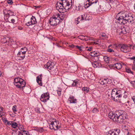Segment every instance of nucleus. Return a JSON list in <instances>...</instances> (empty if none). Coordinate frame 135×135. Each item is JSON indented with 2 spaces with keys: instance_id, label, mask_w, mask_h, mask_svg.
Wrapping results in <instances>:
<instances>
[{
  "instance_id": "f257e3e1",
  "label": "nucleus",
  "mask_w": 135,
  "mask_h": 135,
  "mask_svg": "<svg viewBox=\"0 0 135 135\" xmlns=\"http://www.w3.org/2000/svg\"><path fill=\"white\" fill-rule=\"evenodd\" d=\"M117 22L120 24H125L127 22L133 23L134 22L133 16L127 12H119L116 16Z\"/></svg>"
},
{
  "instance_id": "f03ea898",
  "label": "nucleus",
  "mask_w": 135,
  "mask_h": 135,
  "mask_svg": "<svg viewBox=\"0 0 135 135\" xmlns=\"http://www.w3.org/2000/svg\"><path fill=\"white\" fill-rule=\"evenodd\" d=\"M127 93L123 90H117L115 89H112L111 93L112 99L116 102H124L127 97Z\"/></svg>"
},
{
  "instance_id": "7ed1b4c3",
  "label": "nucleus",
  "mask_w": 135,
  "mask_h": 135,
  "mask_svg": "<svg viewBox=\"0 0 135 135\" xmlns=\"http://www.w3.org/2000/svg\"><path fill=\"white\" fill-rule=\"evenodd\" d=\"M72 2V0H60L56 4V8L60 12L61 10H64V11H66L71 7Z\"/></svg>"
},
{
  "instance_id": "20e7f679",
  "label": "nucleus",
  "mask_w": 135,
  "mask_h": 135,
  "mask_svg": "<svg viewBox=\"0 0 135 135\" xmlns=\"http://www.w3.org/2000/svg\"><path fill=\"white\" fill-rule=\"evenodd\" d=\"M45 68L48 69L51 74L56 75L57 74L58 70L56 66H55L54 63L51 61L48 62L44 65Z\"/></svg>"
},
{
  "instance_id": "39448f33",
  "label": "nucleus",
  "mask_w": 135,
  "mask_h": 135,
  "mask_svg": "<svg viewBox=\"0 0 135 135\" xmlns=\"http://www.w3.org/2000/svg\"><path fill=\"white\" fill-rule=\"evenodd\" d=\"M14 85L17 88H23L26 85L25 81L23 79L20 78H15L14 79Z\"/></svg>"
},
{
  "instance_id": "423d86ee",
  "label": "nucleus",
  "mask_w": 135,
  "mask_h": 135,
  "mask_svg": "<svg viewBox=\"0 0 135 135\" xmlns=\"http://www.w3.org/2000/svg\"><path fill=\"white\" fill-rule=\"evenodd\" d=\"M60 21L59 19L56 16L52 17L50 20L49 23L51 25L55 26L57 25Z\"/></svg>"
},
{
  "instance_id": "0eeeda50",
  "label": "nucleus",
  "mask_w": 135,
  "mask_h": 135,
  "mask_svg": "<svg viewBox=\"0 0 135 135\" xmlns=\"http://www.w3.org/2000/svg\"><path fill=\"white\" fill-rule=\"evenodd\" d=\"M27 49L26 47L21 48L17 54L18 56L21 57L22 60L25 57V54L27 51Z\"/></svg>"
},
{
  "instance_id": "6e6552de",
  "label": "nucleus",
  "mask_w": 135,
  "mask_h": 135,
  "mask_svg": "<svg viewBox=\"0 0 135 135\" xmlns=\"http://www.w3.org/2000/svg\"><path fill=\"white\" fill-rule=\"evenodd\" d=\"M49 94L46 93L42 94L41 96L40 99L41 102L45 103L49 100Z\"/></svg>"
},
{
  "instance_id": "1a4fd4ad",
  "label": "nucleus",
  "mask_w": 135,
  "mask_h": 135,
  "mask_svg": "<svg viewBox=\"0 0 135 135\" xmlns=\"http://www.w3.org/2000/svg\"><path fill=\"white\" fill-rule=\"evenodd\" d=\"M121 51L125 53L127 52L131 51L130 47L125 44L121 45H120Z\"/></svg>"
},
{
  "instance_id": "9d476101",
  "label": "nucleus",
  "mask_w": 135,
  "mask_h": 135,
  "mask_svg": "<svg viewBox=\"0 0 135 135\" xmlns=\"http://www.w3.org/2000/svg\"><path fill=\"white\" fill-rule=\"evenodd\" d=\"M120 132L119 129H116L110 130L107 133V135H118Z\"/></svg>"
},
{
  "instance_id": "9b49d317",
  "label": "nucleus",
  "mask_w": 135,
  "mask_h": 135,
  "mask_svg": "<svg viewBox=\"0 0 135 135\" xmlns=\"http://www.w3.org/2000/svg\"><path fill=\"white\" fill-rule=\"evenodd\" d=\"M115 119L116 120L114 121V122H117L120 123H123L124 120L123 116V115L122 114H120L119 115H117Z\"/></svg>"
},
{
  "instance_id": "f8f14e48",
  "label": "nucleus",
  "mask_w": 135,
  "mask_h": 135,
  "mask_svg": "<svg viewBox=\"0 0 135 135\" xmlns=\"http://www.w3.org/2000/svg\"><path fill=\"white\" fill-rule=\"evenodd\" d=\"M37 23L36 19L34 16H32L30 20L27 23H26V25L28 26L30 25H33Z\"/></svg>"
},
{
  "instance_id": "ddd939ff",
  "label": "nucleus",
  "mask_w": 135,
  "mask_h": 135,
  "mask_svg": "<svg viewBox=\"0 0 135 135\" xmlns=\"http://www.w3.org/2000/svg\"><path fill=\"white\" fill-rule=\"evenodd\" d=\"M111 82V80L109 79L108 78H104L100 80L99 83L102 85H104L105 86H107V84H110Z\"/></svg>"
},
{
  "instance_id": "4468645a",
  "label": "nucleus",
  "mask_w": 135,
  "mask_h": 135,
  "mask_svg": "<svg viewBox=\"0 0 135 135\" xmlns=\"http://www.w3.org/2000/svg\"><path fill=\"white\" fill-rule=\"evenodd\" d=\"M117 114L114 113L112 112H110L108 114V117L110 119H112L114 121L116 120L115 118L117 115Z\"/></svg>"
},
{
  "instance_id": "2eb2a0df",
  "label": "nucleus",
  "mask_w": 135,
  "mask_h": 135,
  "mask_svg": "<svg viewBox=\"0 0 135 135\" xmlns=\"http://www.w3.org/2000/svg\"><path fill=\"white\" fill-rule=\"evenodd\" d=\"M111 66L113 68H115L117 69H120L122 67V65L120 63H117L111 65Z\"/></svg>"
},
{
  "instance_id": "dca6fc26",
  "label": "nucleus",
  "mask_w": 135,
  "mask_h": 135,
  "mask_svg": "<svg viewBox=\"0 0 135 135\" xmlns=\"http://www.w3.org/2000/svg\"><path fill=\"white\" fill-rule=\"evenodd\" d=\"M92 65L94 68H97L101 67V64L100 62H98L97 61H94L92 62Z\"/></svg>"
},
{
  "instance_id": "f3484780",
  "label": "nucleus",
  "mask_w": 135,
  "mask_h": 135,
  "mask_svg": "<svg viewBox=\"0 0 135 135\" xmlns=\"http://www.w3.org/2000/svg\"><path fill=\"white\" fill-rule=\"evenodd\" d=\"M41 75H39L37 76L36 78L37 82L38 84L40 86H42V85L41 82V79H42Z\"/></svg>"
},
{
  "instance_id": "a211bd4d",
  "label": "nucleus",
  "mask_w": 135,
  "mask_h": 135,
  "mask_svg": "<svg viewBox=\"0 0 135 135\" xmlns=\"http://www.w3.org/2000/svg\"><path fill=\"white\" fill-rule=\"evenodd\" d=\"M56 16H57V18H59V20L60 19L61 20H64L65 18H66L67 17V16H65V15L62 14L61 15L58 14L57 15H56Z\"/></svg>"
},
{
  "instance_id": "6ab92c4d",
  "label": "nucleus",
  "mask_w": 135,
  "mask_h": 135,
  "mask_svg": "<svg viewBox=\"0 0 135 135\" xmlns=\"http://www.w3.org/2000/svg\"><path fill=\"white\" fill-rule=\"evenodd\" d=\"M70 103H75L76 102V100L73 97L71 96L69 99Z\"/></svg>"
},
{
  "instance_id": "aec40b11",
  "label": "nucleus",
  "mask_w": 135,
  "mask_h": 135,
  "mask_svg": "<svg viewBox=\"0 0 135 135\" xmlns=\"http://www.w3.org/2000/svg\"><path fill=\"white\" fill-rule=\"evenodd\" d=\"M13 12H12V11L10 10H8L7 11V14H5V15H7L6 16L9 19H10L11 18V16H13V15L11 14L12 13H13Z\"/></svg>"
},
{
  "instance_id": "412c9836",
  "label": "nucleus",
  "mask_w": 135,
  "mask_h": 135,
  "mask_svg": "<svg viewBox=\"0 0 135 135\" xmlns=\"http://www.w3.org/2000/svg\"><path fill=\"white\" fill-rule=\"evenodd\" d=\"M130 59L133 60V64L132 65V69L134 70H135V56L131 57Z\"/></svg>"
},
{
  "instance_id": "4be33fe9",
  "label": "nucleus",
  "mask_w": 135,
  "mask_h": 135,
  "mask_svg": "<svg viewBox=\"0 0 135 135\" xmlns=\"http://www.w3.org/2000/svg\"><path fill=\"white\" fill-rule=\"evenodd\" d=\"M14 16V18H12L11 17V18L10 19H9V18H8V21L9 22H10L9 21L10 20L11 22H11L12 23H14L15 21V20L16 19V17L14 15H13Z\"/></svg>"
},
{
  "instance_id": "5701e85b",
  "label": "nucleus",
  "mask_w": 135,
  "mask_h": 135,
  "mask_svg": "<svg viewBox=\"0 0 135 135\" xmlns=\"http://www.w3.org/2000/svg\"><path fill=\"white\" fill-rule=\"evenodd\" d=\"M104 59L105 61L107 63H109V62L110 58L107 56H105L104 57Z\"/></svg>"
},
{
  "instance_id": "b1692460",
  "label": "nucleus",
  "mask_w": 135,
  "mask_h": 135,
  "mask_svg": "<svg viewBox=\"0 0 135 135\" xmlns=\"http://www.w3.org/2000/svg\"><path fill=\"white\" fill-rule=\"evenodd\" d=\"M9 40V39L8 37H4L2 39L1 41L3 43H5L7 42V41Z\"/></svg>"
},
{
  "instance_id": "393cba45",
  "label": "nucleus",
  "mask_w": 135,
  "mask_h": 135,
  "mask_svg": "<svg viewBox=\"0 0 135 135\" xmlns=\"http://www.w3.org/2000/svg\"><path fill=\"white\" fill-rule=\"evenodd\" d=\"M52 122L53 123V124H54V125H55V126H56L57 125V124H59V122L57 120L56 121L55 119H53L52 120Z\"/></svg>"
},
{
  "instance_id": "a878e982",
  "label": "nucleus",
  "mask_w": 135,
  "mask_h": 135,
  "mask_svg": "<svg viewBox=\"0 0 135 135\" xmlns=\"http://www.w3.org/2000/svg\"><path fill=\"white\" fill-rule=\"evenodd\" d=\"M77 49H78L80 51H82L84 47L83 46H76L75 47Z\"/></svg>"
},
{
  "instance_id": "bb28decb",
  "label": "nucleus",
  "mask_w": 135,
  "mask_h": 135,
  "mask_svg": "<svg viewBox=\"0 0 135 135\" xmlns=\"http://www.w3.org/2000/svg\"><path fill=\"white\" fill-rule=\"evenodd\" d=\"M37 131L40 133L43 132L45 131V130L42 128H38L36 129Z\"/></svg>"
},
{
  "instance_id": "cd10ccee",
  "label": "nucleus",
  "mask_w": 135,
  "mask_h": 135,
  "mask_svg": "<svg viewBox=\"0 0 135 135\" xmlns=\"http://www.w3.org/2000/svg\"><path fill=\"white\" fill-rule=\"evenodd\" d=\"M88 2H90L91 4L94 3H96L98 2V0H87Z\"/></svg>"
},
{
  "instance_id": "c85d7f7f",
  "label": "nucleus",
  "mask_w": 135,
  "mask_h": 135,
  "mask_svg": "<svg viewBox=\"0 0 135 135\" xmlns=\"http://www.w3.org/2000/svg\"><path fill=\"white\" fill-rule=\"evenodd\" d=\"M17 126L18 124L17 123L13 122L11 126V127L13 128H15Z\"/></svg>"
},
{
  "instance_id": "c756f323",
  "label": "nucleus",
  "mask_w": 135,
  "mask_h": 135,
  "mask_svg": "<svg viewBox=\"0 0 135 135\" xmlns=\"http://www.w3.org/2000/svg\"><path fill=\"white\" fill-rule=\"evenodd\" d=\"M105 7L106 8L104 10L105 11H107V10L110 9L111 8V6L110 4H108L107 5H106Z\"/></svg>"
},
{
  "instance_id": "7c9ffc66",
  "label": "nucleus",
  "mask_w": 135,
  "mask_h": 135,
  "mask_svg": "<svg viewBox=\"0 0 135 135\" xmlns=\"http://www.w3.org/2000/svg\"><path fill=\"white\" fill-rule=\"evenodd\" d=\"M83 20H84V19L83 18V15L81 16V17H79L78 18L76 21L79 22L80 21Z\"/></svg>"
},
{
  "instance_id": "2f4dec72",
  "label": "nucleus",
  "mask_w": 135,
  "mask_h": 135,
  "mask_svg": "<svg viewBox=\"0 0 135 135\" xmlns=\"http://www.w3.org/2000/svg\"><path fill=\"white\" fill-rule=\"evenodd\" d=\"M82 90L86 93L88 92L89 91V88L86 87L83 88Z\"/></svg>"
},
{
  "instance_id": "473e14b6",
  "label": "nucleus",
  "mask_w": 135,
  "mask_h": 135,
  "mask_svg": "<svg viewBox=\"0 0 135 135\" xmlns=\"http://www.w3.org/2000/svg\"><path fill=\"white\" fill-rule=\"evenodd\" d=\"M1 119L3 121V122L5 123H6L7 122V120L6 118H5L4 117H2L1 116Z\"/></svg>"
},
{
  "instance_id": "72a5a7b5",
  "label": "nucleus",
  "mask_w": 135,
  "mask_h": 135,
  "mask_svg": "<svg viewBox=\"0 0 135 135\" xmlns=\"http://www.w3.org/2000/svg\"><path fill=\"white\" fill-rule=\"evenodd\" d=\"M85 36L83 35H80L78 37V38L82 40H84Z\"/></svg>"
},
{
  "instance_id": "f704fd0d",
  "label": "nucleus",
  "mask_w": 135,
  "mask_h": 135,
  "mask_svg": "<svg viewBox=\"0 0 135 135\" xmlns=\"http://www.w3.org/2000/svg\"><path fill=\"white\" fill-rule=\"evenodd\" d=\"M61 89L60 88H59L57 90V94L59 96H60L61 95Z\"/></svg>"
},
{
  "instance_id": "c9c22d12",
  "label": "nucleus",
  "mask_w": 135,
  "mask_h": 135,
  "mask_svg": "<svg viewBox=\"0 0 135 135\" xmlns=\"http://www.w3.org/2000/svg\"><path fill=\"white\" fill-rule=\"evenodd\" d=\"M17 106L16 105L14 106L12 108V109L13 112L15 113H16V112H17V110H16V108Z\"/></svg>"
},
{
  "instance_id": "e433bc0d",
  "label": "nucleus",
  "mask_w": 135,
  "mask_h": 135,
  "mask_svg": "<svg viewBox=\"0 0 135 135\" xmlns=\"http://www.w3.org/2000/svg\"><path fill=\"white\" fill-rule=\"evenodd\" d=\"M88 2V3H87L85 5L84 7L85 8H87L89 6H91V4L90 3V2Z\"/></svg>"
},
{
  "instance_id": "4c0bfd02",
  "label": "nucleus",
  "mask_w": 135,
  "mask_h": 135,
  "mask_svg": "<svg viewBox=\"0 0 135 135\" xmlns=\"http://www.w3.org/2000/svg\"><path fill=\"white\" fill-rule=\"evenodd\" d=\"M72 64L73 65V66H72L71 67H70L69 68V70H76V69H74V67L75 66V64L73 63V62H72Z\"/></svg>"
},
{
  "instance_id": "58836bf2",
  "label": "nucleus",
  "mask_w": 135,
  "mask_h": 135,
  "mask_svg": "<svg viewBox=\"0 0 135 135\" xmlns=\"http://www.w3.org/2000/svg\"><path fill=\"white\" fill-rule=\"evenodd\" d=\"M98 111V110L96 108H94L93 110V112L94 113H97Z\"/></svg>"
},
{
  "instance_id": "ea45409f",
  "label": "nucleus",
  "mask_w": 135,
  "mask_h": 135,
  "mask_svg": "<svg viewBox=\"0 0 135 135\" xmlns=\"http://www.w3.org/2000/svg\"><path fill=\"white\" fill-rule=\"evenodd\" d=\"M13 122L12 121H8L7 120V122L6 124H7L8 125V126H12V123Z\"/></svg>"
},
{
  "instance_id": "a19ab883",
  "label": "nucleus",
  "mask_w": 135,
  "mask_h": 135,
  "mask_svg": "<svg viewBox=\"0 0 135 135\" xmlns=\"http://www.w3.org/2000/svg\"><path fill=\"white\" fill-rule=\"evenodd\" d=\"M126 71L128 73H132L133 74V73L132 72L131 70L129 69H126Z\"/></svg>"
},
{
  "instance_id": "79ce46f5",
  "label": "nucleus",
  "mask_w": 135,
  "mask_h": 135,
  "mask_svg": "<svg viewBox=\"0 0 135 135\" xmlns=\"http://www.w3.org/2000/svg\"><path fill=\"white\" fill-rule=\"evenodd\" d=\"M94 53L95 56H99L100 54V53L97 51H94Z\"/></svg>"
},
{
  "instance_id": "37998d69",
  "label": "nucleus",
  "mask_w": 135,
  "mask_h": 135,
  "mask_svg": "<svg viewBox=\"0 0 135 135\" xmlns=\"http://www.w3.org/2000/svg\"><path fill=\"white\" fill-rule=\"evenodd\" d=\"M22 133H23L24 134L26 135H29V133L28 131L23 130H22Z\"/></svg>"
},
{
  "instance_id": "c03bdc74",
  "label": "nucleus",
  "mask_w": 135,
  "mask_h": 135,
  "mask_svg": "<svg viewBox=\"0 0 135 135\" xmlns=\"http://www.w3.org/2000/svg\"><path fill=\"white\" fill-rule=\"evenodd\" d=\"M78 84V82L76 81H73V83L72 84V86H74Z\"/></svg>"
},
{
  "instance_id": "a18cd8bd",
  "label": "nucleus",
  "mask_w": 135,
  "mask_h": 135,
  "mask_svg": "<svg viewBox=\"0 0 135 135\" xmlns=\"http://www.w3.org/2000/svg\"><path fill=\"white\" fill-rule=\"evenodd\" d=\"M131 83L133 87L135 88V81H132Z\"/></svg>"
},
{
  "instance_id": "49530a36",
  "label": "nucleus",
  "mask_w": 135,
  "mask_h": 135,
  "mask_svg": "<svg viewBox=\"0 0 135 135\" xmlns=\"http://www.w3.org/2000/svg\"><path fill=\"white\" fill-rule=\"evenodd\" d=\"M85 36V37H84V40L86 41H88V40H89V37L87 36Z\"/></svg>"
},
{
  "instance_id": "de8ad7c7",
  "label": "nucleus",
  "mask_w": 135,
  "mask_h": 135,
  "mask_svg": "<svg viewBox=\"0 0 135 135\" xmlns=\"http://www.w3.org/2000/svg\"><path fill=\"white\" fill-rule=\"evenodd\" d=\"M7 3L8 4H12L13 3V2L12 0H8L7 1Z\"/></svg>"
},
{
  "instance_id": "09e8293b",
  "label": "nucleus",
  "mask_w": 135,
  "mask_h": 135,
  "mask_svg": "<svg viewBox=\"0 0 135 135\" xmlns=\"http://www.w3.org/2000/svg\"><path fill=\"white\" fill-rule=\"evenodd\" d=\"M101 36L102 37H104V38H106L107 37V35L104 33H103L101 34Z\"/></svg>"
},
{
  "instance_id": "8fccbe9b",
  "label": "nucleus",
  "mask_w": 135,
  "mask_h": 135,
  "mask_svg": "<svg viewBox=\"0 0 135 135\" xmlns=\"http://www.w3.org/2000/svg\"><path fill=\"white\" fill-rule=\"evenodd\" d=\"M7 48L3 47L1 48V51H6L7 50Z\"/></svg>"
},
{
  "instance_id": "3c124183",
  "label": "nucleus",
  "mask_w": 135,
  "mask_h": 135,
  "mask_svg": "<svg viewBox=\"0 0 135 135\" xmlns=\"http://www.w3.org/2000/svg\"><path fill=\"white\" fill-rule=\"evenodd\" d=\"M107 51L110 52H114V50L110 49H109L107 50Z\"/></svg>"
},
{
  "instance_id": "603ef678",
  "label": "nucleus",
  "mask_w": 135,
  "mask_h": 135,
  "mask_svg": "<svg viewBox=\"0 0 135 135\" xmlns=\"http://www.w3.org/2000/svg\"><path fill=\"white\" fill-rule=\"evenodd\" d=\"M35 111L36 112L38 113H39L40 112V109L37 108H36L35 109Z\"/></svg>"
},
{
  "instance_id": "864d4df0",
  "label": "nucleus",
  "mask_w": 135,
  "mask_h": 135,
  "mask_svg": "<svg viewBox=\"0 0 135 135\" xmlns=\"http://www.w3.org/2000/svg\"><path fill=\"white\" fill-rule=\"evenodd\" d=\"M121 32H122V33L123 34H125L126 33V31L125 30V29L124 28L122 29V31Z\"/></svg>"
},
{
  "instance_id": "5fc2aeb1",
  "label": "nucleus",
  "mask_w": 135,
  "mask_h": 135,
  "mask_svg": "<svg viewBox=\"0 0 135 135\" xmlns=\"http://www.w3.org/2000/svg\"><path fill=\"white\" fill-rule=\"evenodd\" d=\"M50 128L51 129H54L55 131L56 130V129H55V128H54V126L53 127L52 125H50Z\"/></svg>"
},
{
  "instance_id": "6e6d98bb",
  "label": "nucleus",
  "mask_w": 135,
  "mask_h": 135,
  "mask_svg": "<svg viewBox=\"0 0 135 135\" xmlns=\"http://www.w3.org/2000/svg\"><path fill=\"white\" fill-rule=\"evenodd\" d=\"M22 132V130L21 131H19L18 132V135H23Z\"/></svg>"
},
{
  "instance_id": "4d7b16f0",
  "label": "nucleus",
  "mask_w": 135,
  "mask_h": 135,
  "mask_svg": "<svg viewBox=\"0 0 135 135\" xmlns=\"http://www.w3.org/2000/svg\"><path fill=\"white\" fill-rule=\"evenodd\" d=\"M75 46H76L74 45L73 44H71V45H69V47H71V48H74V47H75Z\"/></svg>"
},
{
  "instance_id": "13d9d810",
  "label": "nucleus",
  "mask_w": 135,
  "mask_h": 135,
  "mask_svg": "<svg viewBox=\"0 0 135 135\" xmlns=\"http://www.w3.org/2000/svg\"><path fill=\"white\" fill-rule=\"evenodd\" d=\"M122 128L125 130H127V127H126L125 125H124L123 126Z\"/></svg>"
},
{
  "instance_id": "bf43d9fd",
  "label": "nucleus",
  "mask_w": 135,
  "mask_h": 135,
  "mask_svg": "<svg viewBox=\"0 0 135 135\" xmlns=\"http://www.w3.org/2000/svg\"><path fill=\"white\" fill-rule=\"evenodd\" d=\"M132 99L134 103H135V96H133L132 97Z\"/></svg>"
},
{
  "instance_id": "052dcab7",
  "label": "nucleus",
  "mask_w": 135,
  "mask_h": 135,
  "mask_svg": "<svg viewBox=\"0 0 135 135\" xmlns=\"http://www.w3.org/2000/svg\"><path fill=\"white\" fill-rule=\"evenodd\" d=\"M115 1V0H110L109 2H110V3H112L113 2H114Z\"/></svg>"
},
{
  "instance_id": "680f3d73",
  "label": "nucleus",
  "mask_w": 135,
  "mask_h": 135,
  "mask_svg": "<svg viewBox=\"0 0 135 135\" xmlns=\"http://www.w3.org/2000/svg\"><path fill=\"white\" fill-rule=\"evenodd\" d=\"M18 30H21L23 29V28L21 26H18Z\"/></svg>"
},
{
  "instance_id": "e2e57ef3",
  "label": "nucleus",
  "mask_w": 135,
  "mask_h": 135,
  "mask_svg": "<svg viewBox=\"0 0 135 135\" xmlns=\"http://www.w3.org/2000/svg\"><path fill=\"white\" fill-rule=\"evenodd\" d=\"M81 73L82 74L81 75V78H82V76H83L84 77V74L82 72H81V73H80V74H81Z\"/></svg>"
},
{
  "instance_id": "0e129e2a",
  "label": "nucleus",
  "mask_w": 135,
  "mask_h": 135,
  "mask_svg": "<svg viewBox=\"0 0 135 135\" xmlns=\"http://www.w3.org/2000/svg\"><path fill=\"white\" fill-rule=\"evenodd\" d=\"M90 55L92 56H95L94 53V52H93L91 53V55Z\"/></svg>"
},
{
  "instance_id": "69168bd1",
  "label": "nucleus",
  "mask_w": 135,
  "mask_h": 135,
  "mask_svg": "<svg viewBox=\"0 0 135 135\" xmlns=\"http://www.w3.org/2000/svg\"><path fill=\"white\" fill-rule=\"evenodd\" d=\"M92 49V47H89V49H87V51H91V50Z\"/></svg>"
},
{
  "instance_id": "338daca9",
  "label": "nucleus",
  "mask_w": 135,
  "mask_h": 135,
  "mask_svg": "<svg viewBox=\"0 0 135 135\" xmlns=\"http://www.w3.org/2000/svg\"><path fill=\"white\" fill-rule=\"evenodd\" d=\"M53 124V123L52 122H51L50 125H52L53 127L54 126V128L55 127V125H54V124Z\"/></svg>"
},
{
  "instance_id": "774afa93",
  "label": "nucleus",
  "mask_w": 135,
  "mask_h": 135,
  "mask_svg": "<svg viewBox=\"0 0 135 135\" xmlns=\"http://www.w3.org/2000/svg\"><path fill=\"white\" fill-rule=\"evenodd\" d=\"M55 127L57 129L56 130L60 128V127L58 126L57 125L55 126Z\"/></svg>"
}]
</instances>
